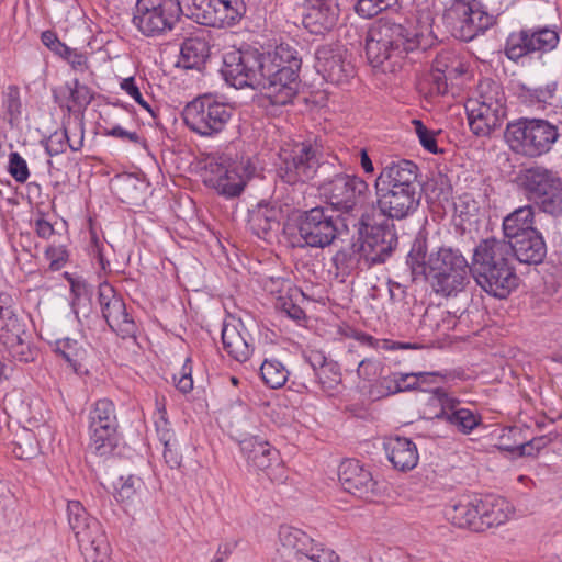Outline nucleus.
<instances>
[{"label": "nucleus", "mask_w": 562, "mask_h": 562, "mask_svg": "<svg viewBox=\"0 0 562 562\" xmlns=\"http://www.w3.org/2000/svg\"><path fill=\"white\" fill-rule=\"evenodd\" d=\"M514 183L539 211L553 217L562 216V178L558 171L532 162L519 168Z\"/></svg>", "instance_id": "39448f33"}, {"label": "nucleus", "mask_w": 562, "mask_h": 562, "mask_svg": "<svg viewBox=\"0 0 562 562\" xmlns=\"http://www.w3.org/2000/svg\"><path fill=\"white\" fill-rule=\"evenodd\" d=\"M427 239L418 234L407 255L413 274H425L436 294L457 297L471 282V266L459 249L440 247L427 258Z\"/></svg>", "instance_id": "f257e3e1"}, {"label": "nucleus", "mask_w": 562, "mask_h": 562, "mask_svg": "<svg viewBox=\"0 0 562 562\" xmlns=\"http://www.w3.org/2000/svg\"><path fill=\"white\" fill-rule=\"evenodd\" d=\"M263 71L267 79V98L273 105H286L300 89L299 71L302 58L289 44H280L263 54Z\"/></svg>", "instance_id": "20e7f679"}, {"label": "nucleus", "mask_w": 562, "mask_h": 562, "mask_svg": "<svg viewBox=\"0 0 562 562\" xmlns=\"http://www.w3.org/2000/svg\"><path fill=\"white\" fill-rule=\"evenodd\" d=\"M263 54L257 49H237L225 54L221 72L225 81L241 89L250 87L265 92L267 79L263 71Z\"/></svg>", "instance_id": "ddd939ff"}, {"label": "nucleus", "mask_w": 562, "mask_h": 562, "mask_svg": "<svg viewBox=\"0 0 562 562\" xmlns=\"http://www.w3.org/2000/svg\"><path fill=\"white\" fill-rule=\"evenodd\" d=\"M183 121L188 128L203 137L220 134L233 115V108L212 95H201L189 102L183 110Z\"/></svg>", "instance_id": "4468645a"}, {"label": "nucleus", "mask_w": 562, "mask_h": 562, "mask_svg": "<svg viewBox=\"0 0 562 562\" xmlns=\"http://www.w3.org/2000/svg\"><path fill=\"white\" fill-rule=\"evenodd\" d=\"M413 124L422 146L429 153L437 154L438 146L434 132L429 131L419 120H414Z\"/></svg>", "instance_id": "0e129e2a"}, {"label": "nucleus", "mask_w": 562, "mask_h": 562, "mask_svg": "<svg viewBox=\"0 0 562 562\" xmlns=\"http://www.w3.org/2000/svg\"><path fill=\"white\" fill-rule=\"evenodd\" d=\"M9 172L20 183H24L29 179L27 164L16 151H12L9 156Z\"/></svg>", "instance_id": "680f3d73"}, {"label": "nucleus", "mask_w": 562, "mask_h": 562, "mask_svg": "<svg viewBox=\"0 0 562 562\" xmlns=\"http://www.w3.org/2000/svg\"><path fill=\"white\" fill-rule=\"evenodd\" d=\"M156 405H157V418L155 420L156 431H157L160 442L164 446H168V443H170V441L176 440L175 432L169 427V422L167 420V417H166L167 413L165 409V405L160 404L158 401H157Z\"/></svg>", "instance_id": "bf43d9fd"}, {"label": "nucleus", "mask_w": 562, "mask_h": 562, "mask_svg": "<svg viewBox=\"0 0 562 562\" xmlns=\"http://www.w3.org/2000/svg\"><path fill=\"white\" fill-rule=\"evenodd\" d=\"M443 21L454 37L470 42L488 30L494 23V18L475 0H454L446 9Z\"/></svg>", "instance_id": "2eb2a0df"}, {"label": "nucleus", "mask_w": 562, "mask_h": 562, "mask_svg": "<svg viewBox=\"0 0 562 562\" xmlns=\"http://www.w3.org/2000/svg\"><path fill=\"white\" fill-rule=\"evenodd\" d=\"M512 514V507L503 497L486 496L485 498H480V521H482V531L506 522Z\"/></svg>", "instance_id": "e433bc0d"}, {"label": "nucleus", "mask_w": 562, "mask_h": 562, "mask_svg": "<svg viewBox=\"0 0 562 562\" xmlns=\"http://www.w3.org/2000/svg\"><path fill=\"white\" fill-rule=\"evenodd\" d=\"M209 55L210 47L206 41L199 37L186 38L181 44L178 64L186 69H200Z\"/></svg>", "instance_id": "58836bf2"}, {"label": "nucleus", "mask_w": 562, "mask_h": 562, "mask_svg": "<svg viewBox=\"0 0 562 562\" xmlns=\"http://www.w3.org/2000/svg\"><path fill=\"white\" fill-rule=\"evenodd\" d=\"M217 0H186L183 5L188 9V14L198 23L217 27Z\"/></svg>", "instance_id": "a19ab883"}, {"label": "nucleus", "mask_w": 562, "mask_h": 562, "mask_svg": "<svg viewBox=\"0 0 562 562\" xmlns=\"http://www.w3.org/2000/svg\"><path fill=\"white\" fill-rule=\"evenodd\" d=\"M53 95L59 106L67 108L68 112L85 110L93 99L91 89L78 79L54 89Z\"/></svg>", "instance_id": "f704fd0d"}, {"label": "nucleus", "mask_w": 562, "mask_h": 562, "mask_svg": "<svg viewBox=\"0 0 562 562\" xmlns=\"http://www.w3.org/2000/svg\"><path fill=\"white\" fill-rule=\"evenodd\" d=\"M38 450L37 441L34 434L27 429H23L16 435L12 441V453L20 460H29L36 456Z\"/></svg>", "instance_id": "49530a36"}, {"label": "nucleus", "mask_w": 562, "mask_h": 562, "mask_svg": "<svg viewBox=\"0 0 562 562\" xmlns=\"http://www.w3.org/2000/svg\"><path fill=\"white\" fill-rule=\"evenodd\" d=\"M384 450L394 469L406 472L413 470L418 463L416 445L405 437H391L384 441Z\"/></svg>", "instance_id": "473e14b6"}, {"label": "nucleus", "mask_w": 562, "mask_h": 562, "mask_svg": "<svg viewBox=\"0 0 562 562\" xmlns=\"http://www.w3.org/2000/svg\"><path fill=\"white\" fill-rule=\"evenodd\" d=\"M240 449L247 459L248 465L259 471H268L276 463L279 464V452L270 443L258 437L246 438L240 441Z\"/></svg>", "instance_id": "2f4dec72"}, {"label": "nucleus", "mask_w": 562, "mask_h": 562, "mask_svg": "<svg viewBox=\"0 0 562 562\" xmlns=\"http://www.w3.org/2000/svg\"><path fill=\"white\" fill-rule=\"evenodd\" d=\"M435 375H436L435 373H429V372H418V373H400V372H397V376L405 378V380L398 382V384H401V387L404 385H409V391L419 389L422 383L428 382Z\"/></svg>", "instance_id": "774afa93"}, {"label": "nucleus", "mask_w": 562, "mask_h": 562, "mask_svg": "<svg viewBox=\"0 0 562 562\" xmlns=\"http://www.w3.org/2000/svg\"><path fill=\"white\" fill-rule=\"evenodd\" d=\"M470 130L476 136H490L507 117V99L503 87L491 79L479 82L475 95L465 102Z\"/></svg>", "instance_id": "0eeeda50"}, {"label": "nucleus", "mask_w": 562, "mask_h": 562, "mask_svg": "<svg viewBox=\"0 0 562 562\" xmlns=\"http://www.w3.org/2000/svg\"><path fill=\"white\" fill-rule=\"evenodd\" d=\"M0 116L11 128H16L21 124L22 102L20 90L16 86H9L2 93Z\"/></svg>", "instance_id": "ea45409f"}, {"label": "nucleus", "mask_w": 562, "mask_h": 562, "mask_svg": "<svg viewBox=\"0 0 562 562\" xmlns=\"http://www.w3.org/2000/svg\"><path fill=\"white\" fill-rule=\"evenodd\" d=\"M204 183L227 198L238 196L245 187V180L237 168L224 157H213L207 161Z\"/></svg>", "instance_id": "b1692460"}, {"label": "nucleus", "mask_w": 562, "mask_h": 562, "mask_svg": "<svg viewBox=\"0 0 562 562\" xmlns=\"http://www.w3.org/2000/svg\"><path fill=\"white\" fill-rule=\"evenodd\" d=\"M506 239H482L474 248L471 274L487 294L506 299L518 285V277Z\"/></svg>", "instance_id": "f03ea898"}, {"label": "nucleus", "mask_w": 562, "mask_h": 562, "mask_svg": "<svg viewBox=\"0 0 562 562\" xmlns=\"http://www.w3.org/2000/svg\"><path fill=\"white\" fill-rule=\"evenodd\" d=\"M56 352L65 359L75 372L79 371L87 358V350L77 340L70 338L57 340Z\"/></svg>", "instance_id": "c03bdc74"}, {"label": "nucleus", "mask_w": 562, "mask_h": 562, "mask_svg": "<svg viewBox=\"0 0 562 562\" xmlns=\"http://www.w3.org/2000/svg\"><path fill=\"white\" fill-rule=\"evenodd\" d=\"M559 33L549 26L521 29L512 32L505 43L504 54L513 61L535 53L546 54L559 44Z\"/></svg>", "instance_id": "a211bd4d"}, {"label": "nucleus", "mask_w": 562, "mask_h": 562, "mask_svg": "<svg viewBox=\"0 0 562 562\" xmlns=\"http://www.w3.org/2000/svg\"><path fill=\"white\" fill-rule=\"evenodd\" d=\"M369 220L370 216L363 213L353 226L361 239L359 250L364 261L372 266L383 263L391 256L397 245V235L394 225L386 222L371 225Z\"/></svg>", "instance_id": "dca6fc26"}, {"label": "nucleus", "mask_w": 562, "mask_h": 562, "mask_svg": "<svg viewBox=\"0 0 562 562\" xmlns=\"http://www.w3.org/2000/svg\"><path fill=\"white\" fill-rule=\"evenodd\" d=\"M217 27L235 25L246 13L244 0H217Z\"/></svg>", "instance_id": "79ce46f5"}, {"label": "nucleus", "mask_w": 562, "mask_h": 562, "mask_svg": "<svg viewBox=\"0 0 562 562\" xmlns=\"http://www.w3.org/2000/svg\"><path fill=\"white\" fill-rule=\"evenodd\" d=\"M380 212L389 218L402 220L416 211L420 202V191L405 189L375 188Z\"/></svg>", "instance_id": "393cba45"}, {"label": "nucleus", "mask_w": 562, "mask_h": 562, "mask_svg": "<svg viewBox=\"0 0 562 562\" xmlns=\"http://www.w3.org/2000/svg\"><path fill=\"white\" fill-rule=\"evenodd\" d=\"M340 234L339 218L323 206L303 211L296 218V234L292 245L297 248H325Z\"/></svg>", "instance_id": "f8f14e48"}, {"label": "nucleus", "mask_w": 562, "mask_h": 562, "mask_svg": "<svg viewBox=\"0 0 562 562\" xmlns=\"http://www.w3.org/2000/svg\"><path fill=\"white\" fill-rule=\"evenodd\" d=\"M445 516L454 526L482 532L480 521V498L464 497L445 508Z\"/></svg>", "instance_id": "c756f323"}, {"label": "nucleus", "mask_w": 562, "mask_h": 562, "mask_svg": "<svg viewBox=\"0 0 562 562\" xmlns=\"http://www.w3.org/2000/svg\"><path fill=\"white\" fill-rule=\"evenodd\" d=\"M339 482L342 488L366 501H372L378 495L376 482L369 470L358 460H345L339 465Z\"/></svg>", "instance_id": "a878e982"}, {"label": "nucleus", "mask_w": 562, "mask_h": 562, "mask_svg": "<svg viewBox=\"0 0 562 562\" xmlns=\"http://www.w3.org/2000/svg\"><path fill=\"white\" fill-rule=\"evenodd\" d=\"M431 71L443 74L446 77L458 78L463 72V68L457 55L446 50L436 56Z\"/></svg>", "instance_id": "de8ad7c7"}, {"label": "nucleus", "mask_w": 562, "mask_h": 562, "mask_svg": "<svg viewBox=\"0 0 562 562\" xmlns=\"http://www.w3.org/2000/svg\"><path fill=\"white\" fill-rule=\"evenodd\" d=\"M67 516L70 529L87 562H108L110 546L101 524L91 517L78 501H69Z\"/></svg>", "instance_id": "1a4fd4ad"}, {"label": "nucleus", "mask_w": 562, "mask_h": 562, "mask_svg": "<svg viewBox=\"0 0 562 562\" xmlns=\"http://www.w3.org/2000/svg\"><path fill=\"white\" fill-rule=\"evenodd\" d=\"M222 342L225 351L238 362L247 361L252 351V338L243 324H224Z\"/></svg>", "instance_id": "7c9ffc66"}, {"label": "nucleus", "mask_w": 562, "mask_h": 562, "mask_svg": "<svg viewBox=\"0 0 562 562\" xmlns=\"http://www.w3.org/2000/svg\"><path fill=\"white\" fill-rule=\"evenodd\" d=\"M430 404L440 409L434 415L456 427L462 434H470L479 426L481 418L472 411L461 406V402L442 389H436L430 397Z\"/></svg>", "instance_id": "5701e85b"}, {"label": "nucleus", "mask_w": 562, "mask_h": 562, "mask_svg": "<svg viewBox=\"0 0 562 562\" xmlns=\"http://www.w3.org/2000/svg\"><path fill=\"white\" fill-rule=\"evenodd\" d=\"M550 442L547 436L535 437L529 440H516L514 445L502 446V450L517 453L518 456H535Z\"/></svg>", "instance_id": "3c124183"}, {"label": "nucleus", "mask_w": 562, "mask_h": 562, "mask_svg": "<svg viewBox=\"0 0 562 562\" xmlns=\"http://www.w3.org/2000/svg\"><path fill=\"white\" fill-rule=\"evenodd\" d=\"M321 157V146L311 142L282 147L276 162L277 177L290 186L308 182L317 173Z\"/></svg>", "instance_id": "9d476101"}, {"label": "nucleus", "mask_w": 562, "mask_h": 562, "mask_svg": "<svg viewBox=\"0 0 562 562\" xmlns=\"http://www.w3.org/2000/svg\"><path fill=\"white\" fill-rule=\"evenodd\" d=\"M396 3L397 0H358L355 10L361 18L371 19Z\"/></svg>", "instance_id": "864d4df0"}, {"label": "nucleus", "mask_w": 562, "mask_h": 562, "mask_svg": "<svg viewBox=\"0 0 562 562\" xmlns=\"http://www.w3.org/2000/svg\"><path fill=\"white\" fill-rule=\"evenodd\" d=\"M279 540L284 549L293 552L295 562H340L339 555L334 550L315 541L299 528L281 526Z\"/></svg>", "instance_id": "6ab92c4d"}, {"label": "nucleus", "mask_w": 562, "mask_h": 562, "mask_svg": "<svg viewBox=\"0 0 562 562\" xmlns=\"http://www.w3.org/2000/svg\"><path fill=\"white\" fill-rule=\"evenodd\" d=\"M186 0H137L132 23L146 37H161L178 24Z\"/></svg>", "instance_id": "6e6552de"}, {"label": "nucleus", "mask_w": 562, "mask_h": 562, "mask_svg": "<svg viewBox=\"0 0 562 562\" xmlns=\"http://www.w3.org/2000/svg\"><path fill=\"white\" fill-rule=\"evenodd\" d=\"M418 167L411 160L402 159L385 166L375 179L374 188L405 189L419 191Z\"/></svg>", "instance_id": "cd10ccee"}, {"label": "nucleus", "mask_w": 562, "mask_h": 562, "mask_svg": "<svg viewBox=\"0 0 562 562\" xmlns=\"http://www.w3.org/2000/svg\"><path fill=\"white\" fill-rule=\"evenodd\" d=\"M83 137L76 143H71L66 128L56 131L49 135L45 142V149L49 156H56L66 150L69 147L72 151H78L82 146Z\"/></svg>", "instance_id": "09e8293b"}, {"label": "nucleus", "mask_w": 562, "mask_h": 562, "mask_svg": "<svg viewBox=\"0 0 562 562\" xmlns=\"http://www.w3.org/2000/svg\"><path fill=\"white\" fill-rule=\"evenodd\" d=\"M144 482L135 475L121 476L116 486L115 498L121 503H132L143 491Z\"/></svg>", "instance_id": "8fccbe9b"}, {"label": "nucleus", "mask_w": 562, "mask_h": 562, "mask_svg": "<svg viewBox=\"0 0 562 562\" xmlns=\"http://www.w3.org/2000/svg\"><path fill=\"white\" fill-rule=\"evenodd\" d=\"M326 202L335 210L352 214L360 211L370 196L368 183L358 176L338 173L322 184Z\"/></svg>", "instance_id": "f3484780"}, {"label": "nucleus", "mask_w": 562, "mask_h": 562, "mask_svg": "<svg viewBox=\"0 0 562 562\" xmlns=\"http://www.w3.org/2000/svg\"><path fill=\"white\" fill-rule=\"evenodd\" d=\"M361 258L363 256L355 244L338 250L331 258L336 274L342 277L351 274L358 268Z\"/></svg>", "instance_id": "a18cd8bd"}, {"label": "nucleus", "mask_w": 562, "mask_h": 562, "mask_svg": "<svg viewBox=\"0 0 562 562\" xmlns=\"http://www.w3.org/2000/svg\"><path fill=\"white\" fill-rule=\"evenodd\" d=\"M299 294L300 292L295 289L290 295H280L277 300V307L295 321H300L305 316L303 308L293 302V296Z\"/></svg>", "instance_id": "052dcab7"}, {"label": "nucleus", "mask_w": 562, "mask_h": 562, "mask_svg": "<svg viewBox=\"0 0 562 562\" xmlns=\"http://www.w3.org/2000/svg\"><path fill=\"white\" fill-rule=\"evenodd\" d=\"M176 387L182 393H189L193 389L192 366L189 358L186 359L179 374L173 375Z\"/></svg>", "instance_id": "69168bd1"}, {"label": "nucleus", "mask_w": 562, "mask_h": 562, "mask_svg": "<svg viewBox=\"0 0 562 562\" xmlns=\"http://www.w3.org/2000/svg\"><path fill=\"white\" fill-rule=\"evenodd\" d=\"M405 378L397 376V372L384 375V373L379 378L378 384L375 385L376 393L379 396H389L392 394H396L400 392L409 391V385H404L401 387L398 382L404 381Z\"/></svg>", "instance_id": "6e6d98bb"}, {"label": "nucleus", "mask_w": 562, "mask_h": 562, "mask_svg": "<svg viewBox=\"0 0 562 562\" xmlns=\"http://www.w3.org/2000/svg\"><path fill=\"white\" fill-rule=\"evenodd\" d=\"M384 363L375 358L362 359L357 367V374L360 379L373 382L384 373Z\"/></svg>", "instance_id": "4d7b16f0"}, {"label": "nucleus", "mask_w": 562, "mask_h": 562, "mask_svg": "<svg viewBox=\"0 0 562 562\" xmlns=\"http://www.w3.org/2000/svg\"><path fill=\"white\" fill-rule=\"evenodd\" d=\"M428 188L431 190V193L438 200L448 201L452 194V184L450 178L442 173L441 171H437L432 173L428 182Z\"/></svg>", "instance_id": "13d9d810"}, {"label": "nucleus", "mask_w": 562, "mask_h": 562, "mask_svg": "<svg viewBox=\"0 0 562 562\" xmlns=\"http://www.w3.org/2000/svg\"><path fill=\"white\" fill-rule=\"evenodd\" d=\"M120 88L126 92L131 98H133L144 110L149 112L151 116L155 117V112L150 104L143 98V94L140 93V90L136 83L135 77L131 76L127 78H124L120 82Z\"/></svg>", "instance_id": "e2e57ef3"}, {"label": "nucleus", "mask_w": 562, "mask_h": 562, "mask_svg": "<svg viewBox=\"0 0 562 562\" xmlns=\"http://www.w3.org/2000/svg\"><path fill=\"white\" fill-rule=\"evenodd\" d=\"M0 344L15 361H33L36 350L31 347L27 316L19 314L8 294H0Z\"/></svg>", "instance_id": "9b49d317"}, {"label": "nucleus", "mask_w": 562, "mask_h": 562, "mask_svg": "<svg viewBox=\"0 0 562 562\" xmlns=\"http://www.w3.org/2000/svg\"><path fill=\"white\" fill-rule=\"evenodd\" d=\"M289 370L277 359H266L260 366V375L271 389L282 387L289 379Z\"/></svg>", "instance_id": "37998d69"}, {"label": "nucleus", "mask_w": 562, "mask_h": 562, "mask_svg": "<svg viewBox=\"0 0 562 562\" xmlns=\"http://www.w3.org/2000/svg\"><path fill=\"white\" fill-rule=\"evenodd\" d=\"M307 361L322 390L329 396L336 394L342 381L339 364L331 360L328 361L321 352H312L307 357Z\"/></svg>", "instance_id": "72a5a7b5"}, {"label": "nucleus", "mask_w": 562, "mask_h": 562, "mask_svg": "<svg viewBox=\"0 0 562 562\" xmlns=\"http://www.w3.org/2000/svg\"><path fill=\"white\" fill-rule=\"evenodd\" d=\"M560 136L559 124L540 117H520L508 122L504 134L510 149L529 159L549 154Z\"/></svg>", "instance_id": "423d86ee"}, {"label": "nucleus", "mask_w": 562, "mask_h": 562, "mask_svg": "<svg viewBox=\"0 0 562 562\" xmlns=\"http://www.w3.org/2000/svg\"><path fill=\"white\" fill-rule=\"evenodd\" d=\"M45 257L49 261V268L53 271H58L66 265L68 254L63 246H49L45 251Z\"/></svg>", "instance_id": "338daca9"}, {"label": "nucleus", "mask_w": 562, "mask_h": 562, "mask_svg": "<svg viewBox=\"0 0 562 562\" xmlns=\"http://www.w3.org/2000/svg\"><path fill=\"white\" fill-rule=\"evenodd\" d=\"M420 48V36L402 24L378 21L366 37L369 64L382 72H395L411 53Z\"/></svg>", "instance_id": "7ed1b4c3"}, {"label": "nucleus", "mask_w": 562, "mask_h": 562, "mask_svg": "<svg viewBox=\"0 0 562 562\" xmlns=\"http://www.w3.org/2000/svg\"><path fill=\"white\" fill-rule=\"evenodd\" d=\"M315 68L327 81L342 85L355 76V67L349 58L348 50L340 44H328L317 48L315 53Z\"/></svg>", "instance_id": "4be33fe9"}, {"label": "nucleus", "mask_w": 562, "mask_h": 562, "mask_svg": "<svg viewBox=\"0 0 562 562\" xmlns=\"http://www.w3.org/2000/svg\"><path fill=\"white\" fill-rule=\"evenodd\" d=\"M117 418L115 406L108 398L98 400L89 412V434L91 445L100 454H106L115 446Z\"/></svg>", "instance_id": "aec40b11"}, {"label": "nucleus", "mask_w": 562, "mask_h": 562, "mask_svg": "<svg viewBox=\"0 0 562 562\" xmlns=\"http://www.w3.org/2000/svg\"><path fill=\"white\" fill-rule=\"evenodd\" d=\"M280 210L269 203L260 202L249 212L250 231L261 239H268L280 226Z\"/></svg>", "instance_id": "c9c22d12"}, {"label": "nucleus", "mask_w": 562, "mask_h": 562, "mask_svg": "<svg viewBox=\"0 0 562 562\" xmlns=\"http://www.w3.org/2000/svg\"><path fill=\"white\" fill-rule=\"evenodd\" d=\"M98 300L103 318L109 327L123 339L135 338L137 326L127 313L126 305L113 286L104 282L99 285Z\"/></svg>", "instance_id": "412c9836"}, {"label": "nucleus", "mask_w": 562, "mask_h": 562, "mask_svg": "<svg viewBox=\"0 0 562 562\" xmlns=\"http://www.w3.org/2000/svg\"><path fill=\"white\" fill-rule=\"evenodd\" d=\"M535 207L531 204L520 206L503 220V232L506 239L525 235L529 231H537L535 225Z\"/></svg>", "instance_id": "4c0bfd02"}, {"label": "nucleus", "mask_w": 562, "mask_h": 562, "mask_svg": "<svg viewBox=\"0 0 562 562\" xmlns=\"http://www.w3.org/2000/svg\"><path fill=\"white\" fill-rule=\"evenodd\" d=\"M510 246V257H514L528 265H538L543 261L547 255V245L542 234L537 231H529L525 235H517L506 240Z\"/></svg>", "instance_id": "c85d7f7f"}, {"label": "nucleus", "mask_w": 562, "mask_h": 562, "mask_svg": "<svg viewBox=\"0 0 562 562\" xmlns=\"http://www.w3.org/2000/svg\"><path fill=\"white\" fill-rule=\"evenodd\" d=\"M557 90L558 83L555 81L537 88H528L526 86H521L520 95L530 102L546 103L554 97Z\"/></svg>", "instance_id": "5fc2aeb1"}, {"label": "nucleus", "mask_w": 562, "mask_h": 562, "mask_svg": "<svg viewBox=\"0 0 562 562\" xmlns=\"http://www.w3.org/2000/svg\"><path fill=\"white\" fill-rule=\"evenodd\" d=\"M307 2L303 24L311 33L324 34L337 25L340 15L337 0H307Z\"/></svg>", "instance_id": "bb28decb"}, {"label": "nucleus", "mask_w": 562, "mask_h": 562, "mask_svg": "<svg viewBox=\"0 0 562 562\" xmlns=\"http://www.w3.org/2000/svg\"><path fill=\"white\" fill-rule=\"evenodd\" d=\"M71 292L75 296L71 302L74 313L79 321L81 319V316L87 318L89 316L91 306L89 303L86 284L79 281H71Z\"/></svg>", "instance_id": "603ef678"}]
</instances>
